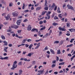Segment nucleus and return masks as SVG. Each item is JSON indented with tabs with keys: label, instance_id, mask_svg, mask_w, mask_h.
<instances>
[{
	"label": "nucleus",
	"instance_id": "nucleus-1",
	"mask_svg": "<svg viewBox=\"0 0 75 75\" xmlns=\"http://www.w3.org/2000/svg\"><path fill=\"white\" fill-rule=\"evenodd\" d=\"M17 61H15L14 62L13 65H12V67L11 68V69L14 70V69L17 68Z\"/></svg>",
	"mask_w": 75,
	"mask_h": 75
},
{
	"label": "nucleus",
	"instance_id": "nucleus-2",
	"mask_svg": "<svg viewBox=\"0 0 75 75\" xmlns=\"http://www.w3.org/2000/svg\"><path fill=\"white\" fill-rule=\"evenodd\" d=\"M67 7H68V8L69 9H71L73 11H74V9L73 8V7L71 5L69 4H68L67 5Z\"/></svg>",
	"mask_w": 75,
	"mask_h": 75
},
{
	"label": "nucleus",
	"instance_id": "nucleus-3",
	"mask_svg": "<svg viewBox=\"0 0 75 75\" xmlns=\"http://www.w3.org/2000/svg\"><path fill=\"white\" fill-rule=\"evenodd\" d=\"M44 71V69H43L42 70H39L38 71V73L37 75H41V74H43Z\"/></svg>",
	"mask_w": 75,
	"mask_h": 75
},
{
	"label": "nucleus",
	"instance_id": "nucleus-4",
	"mask_svg": "<svg viewBox=\"0 0 75 75\" xmlns=\"http://www.w3.org/2000/svg\"><path fill=\"white\" fill-rule=\"evenodd\" d=\"M10 15L8 14L7 15V16H5L4 17L5 18L6 20L7 21L8 20L10 19Z\"/></svg>",
	"mask_w": 75,
	"mask_h": 75
},
{
	"label": "nucleus",
	"instance_id": "nucleus-5",
	"mask_svg": "<svg viewBox=\"0 0 75 75\" xmlns=\"http://www.w3.org/2000/svg\"><path fill=\"white\" fill-rule=\"evenodd\" d=\"M59 30H60V31H66V30L65 29V28H61V27H59Z\"/></svg>",
	"mask_w": 75,
	"mask_h": 75
},
{
	"label": "nucleus",
	"instance_id": "nucleus-6",
	"mask_svg": "<svg viewBox=\"0 0 75 75\" xmlns=\"http://www.w3.org/2000/svg\"><path fill=\"white\" fill-rule=\"evenodd\" d=\"M12 14L13 17H17V16H18V13L16 12L13 13Z\"/></svg>",
	"mask_w": 75,
	"mask_h": 75
},
{
	"label": "nucleus",
	"instance_id": "nucleus-7",
	"mask_svg": "<svg viewBox=\"0 0 75 75\" xmlns=\"http://www.w3.org/2000/svg\"><path fill=\"white\" fill-rule=\"evenodd\" d=\"M27 30H28V31H30V30H31V26L30 25H28Z\"/></svg>",
	"mask_w": 75,
	"mask_h": 75
},
{
	"label": "nucleus",
	"instance_id": "nucleus-8",
	"mask_svg": "<svg viewBox=\"0 0 75 75\" xmlns=\"http://www.w3.org/2000/svg\"><path fill=\"white\" fill-rule=\"evenodd\" d=\"M34 53L33 52H31L29 53L28 55H26L27 57H31V55H33Z\"/></svg>",
	"mask_w": 75,
	"mask_h": 75
},
{
	"label": "nucleus",
	"instance_id": "nucleus-9",
	"mask_svg": "<svg viewBox=\"0 0 75 75\" xmlns=\"http://www.w3.org/2000/svg\"><path fill=\"white\" fill-rule=\"evenodd\" d=\"M69 31L70 32H74L75 31V29L73 28L69 29Z\"/></svg>",
	"mask_w": 75,
	"mask_h": 75
},
{
	"label": "nucleus",
	"instance_id": "nucleus-10",
	"mask_svg": "<svg viewBox=\"0 0 75 75\" xmlns=\"http://www.w3.org/2000/svg\"><path fill=\"white\" fill-rule=\"evenodd\" d=\"M21 23V20L19 19L17 20V25H20Z\"/></svg>",
	"mask_w": 75,
	"mask_h": 75
},
{
	"label": "nucleus",
	"instance_id": "nucleus-11",
	"mask_svg": "<svg viewBox=\"0 0 75 75\" xmlns=\"http://www.w3.org/2000/svg\"><path fill=\"white\" fill-rule=\"evenodd\" d=\"M11 27L12 28H15V29H17L18 27L17 25H13V26H11Z\"/></svg>",
	"mask_w": 75,
	"mask_h": 75
},
{
	"label": "nucleus",
	"instance_id": "nucleus-12",
	"mask_svg": "<svg viewBox=\"0 0 75 75\" xmlns=\"http://www.w3.org/2000/svg\"><path fill=\"white\" fill-rule=\"evenodd\" d=\"M40 46V43H39L37 45V46L35 47V49H38L39 48V47Z\"/></svg>",
	"mask_w": 75,
	"mask_h": 75
},
{
	"label": "nucleus",
	"instance_id": "nucleus-13",
	"mask_svg": "<svg viewBox=\"0 0 75 75\" xmlns=\"http://www.w3.org/2000/svg\"><path fill=\"white\" fill-rule=\"evenodd\" d=\"M19 75H21V74H22V73L23 72V70L21 69L19 70Z\"/></svg>",
	"mask_w": 75,
	"mask_h": 75
},
{
	"label": "nucleus",
	"instance_id": "nucleus-14",
	"mask_svg": "<svg viewBox=\"0 0 75 75\" xmlns=\"http://www.w3.org/2000/svg\"><path fill=\"white\" fill-rule=\"evenodd\" d=\"M61 52V50L60 49H59L57 50V54H60Z\"/></svg>",
	"mask_w": 75,
	"mask_h": 75
},
{
	"label": "nucleus",
	"instance_id": "nucleus-15",
	"mask_svg": "<svg viewBox=\"0 0 75 75\" xmlns=\"http://www.w3.org/2000/svg\"><path fill=\"white\" fill-rule=\"evenodd\" d=\"M48 36V33H46L45 35L44 36H43L42 38H46Z\"/></svg>",
	"mask_w": 75,
	"mask_h": 75
},
{
	"label": "nucleus",
	"instance_id": "nucleus-16",
	"mask_svg": "<svg viewBox=\"0 0 75 75\" xmlns=\"http://www.w3.org/2000/svg\"><path fill=\"white\" fill-rule=\"evenodd\" d=\"M3 42L4 43V45H6V46L7 45V44H8L7 42L6 41H4Z\"/></svg>",
	"mask_w": 75,
	"mask_h": 75
},
{
	"label": "nucleus",
	"instance_id": "nucleus-17",
	"mask_svg": "<svg viewBox=\"0 0 75 75\" xmlns=\"http://www.w3.org/2000/svg\"><path fill=\"white\" fill-rule=\"evenodd\" d=\"M55 4L54 3H53L52 5L51 6V8H53V9H54V7L55 6Z\"/></svg>",
	"mask_w": 75,
	"mask_h": 75
},
{
	"label": "nucleus",
	"instance_id": "nucleus-18",
	"mask_svg": "<svg viewBox=\"0 0 75 75\" xmlns=\"http://www.w3.org/2000/svg\"><path fill=\"white\" fill-rule=\"evenodd\" d=\"M57 13H61V12L60 11V8L59 7H58L57 8Z\"/></svg>",
	"mask_w": 75,
	"mask_h": 75
},
{
	"label": "nucleus",
	"instance_id": "nucleus-19",
	"mask_svg": "<svg viewBox=\"0 0 75 75\" xmlns=\"http://www.w3.org/2000/svg\"><path fill=\"white\" fill-rule=\"evenodd\" d=\"M42 8V7L41 6L38 7L36 8V10H41Z\"/></svg>",
	"mask_w": 75,
	"mask_h": 75
},
{
	"label": "nucleus",
	"instance_id": "nucleus-20",
	"mask_svg": "<svg viewBox=\"0 0 75 75\" xmlns=\"http://www.w3.org/2000/svg\"><path fill=\"white\" fill-rule=\"evenodd\" d=\"M50 51L53 54H55V52H54V51L52 50V49L50 50Z\"/></svg>",
	"mask_w": 75,
	"mask_h": 75
},
{
	"label": "nucleus",
	"instance_id": "nucleus-21",
	"mask_svg": "<svg viewBox=\"0 0 75 75\" xmlns=\"http://www.w3.org/2000/svg\"><path fill=\"white\" fill-rule=\"evenodd\" d=\"M1 38L2 40H5V39H6L5 37L3 35H1Z\"/></svg>",
	"mask_w": 75,
	"mask_h": 75
},
{
	"label": "nucleus",
	"instance_id": "nucleus-22",
	"mask_svg": "<svg viewBox=\"0 0 75 75\" xmlns=\"http://www.w3.org/2000/svg\"><path fill=\"white\" fill-rule=\"evenodd\" d=\"M13 6V3L12 2L10 3L9 4V7H12Z\"/></svg>",
	"mask_w": 75,
	"mask_h": 75
},
{
	"label": "nucleus",
	"instance_id": "nucleus-23",
	"mask_svg": "<svg viewBox=\"0 0 75 75\" xmlns=\"http://www.w3.org/2000/svg\"><path fill=\"white\" fill-rule=\"evenodd\" d=\"M62 15V14H59L58 15V16L59 17V18H62V16H61Z\"/></svg>",
	"mask_w": 75,
	"mask_h": 75
},
{
	"label": "nucleus",
	"instance_id": "nucleus-24",
	"mask_svg": "<svg viewBox=\"0 0 75 75\" xmlns=\"http://www.w3.org/2000/svg\"><path fill=\"white\" fill-rule=\"evenodd\" d=\"M27 39H23L22 42H23V43H25V42L27 41Z\"/></svg>",
	"mask_w": 75,
	"mask_h": 75
},
{
	"label": "nucleus",
	"instance_id": "nucleus-25",
	"mask_svg": "<svg viewBox=\"0 0 75 75\" xmlns=\"http://www.w3.org/2000/svg\"><path fill=\"white\" fill-rule=\"evenodd\" d=\"M33 46V44H31L29 47L28 48L29 49H31L32 47Z\"/></svg>",
	"mask_w": 75,
	"mask_h": 75
},
{
	"label": "nucleus",
	"instance_id": "nucleus-26",
	"mask_svg": "<svg viewBox=\"0 0 75 75\" xmlns=\"http://www.w3.org/2000/svg\"><path fill=\"white\" fill-rule=\"evenodd\" d=\"M24 61H28V62H29V61H30V59H29L28 60L27 59L24 58Z\"/></svg>",
	"mask_w": 75,
	"mask_h": 75
},
{
	"label": "nucleus",
	"instance_id": "nucleus-27",
	"mask_svg": "<svg viewBox=\"0 0 75 75\" xmlns=\"http://www.w3.org/2000/svg\"><path fill=\"white\" fill-rule=\"evenodd\" d=\"M73 45V44H71L70 45H68L67 46V47L68 48V47H71Z\"/></svg>",
	"mask_w": 75,
	"mask_h": 75
},
{
	"label": "nucleus",
	"instance_id": "nucleus-28",
	"mask_svg": "<svg viewBox=\"0 0 75 75\" xmlns=\"http://www.w3.org/2000/svg\"><path fill=\"white\" fill-rule=\"evenodd\" d=\"M54 44H59V41H56L54 42Z\"/></svg>",
	"mask_w": 75,
	"mask_h": 75
},
{
	"label": "nucleus",
	"instance_id": "nucleus-29",
	"mask_svg": "<svg viewBox=\"0 0 75 75\" xmlns=\"http://www.w3.org/2000/svg\"><path fill=\"white\" fill-rule=\"evenodd\" d=\"M75 57V54H74V56H73L72 57H71V61H72V59L74 58Z\"/></svg>",
	"mask_w": 75,
	"mask_h": 75
},
{
	"label": "nucleus",
	"instance_id": "nucleus-30",
	"mask_svg": "<svg viewBox=\"0 0 75 75\" xmlns=\"http://www.w3.org/2000/svg\"><path fill=\"white\" fill-rule=\"evenodd\" d=\"M45 13H47V11H45L44 12L43 11L42 12V16H44L45 14Z\"/></svg>",
	"mask_w": 75,
	"mask_h": 75
},
{
	"label": "nucleus",
	"instance_id": "nucleus-31",
	"mask_svg": "<svg viewBox=\"0 0 75 75\" xmlns=\"http://www.w3.org/2000/svg\"><path fill=\"white\" fill-rule=\"evenodd\" d=\"M45 27H44L41 28V29L40 30V31H42V30H45Z\"/></svg>",
	"mask_w": 75,
	"mask_h": 75
},
{
	"label": "nucleus",
	"instance_id": "nucleus-32",
	"mask_svg": "<svg viewBox=\"0 0 75 75\" xmlns=\"http://www.w3.org/2000/svg\"><path fill=\"white\" fill-rule=\"evenodd\" d=\"M52 24V25H54V26L57 25H58V23L55 22L53 23Z\"/></svg>",
	"mask_w": 75,
	"mask_h": 75
},
{
	"label": "nucleus",
	"instance_id": "nucleus-33",
	"mask_svg": "<svg viewBox=\"0 0 75 75\" xmlns=\"http://www.w3.org/2000/svg\"><path fill=\"white\" fill-rule=\"evenodd\" d=\"M64 64H65V62H62L59 63V65H64Z\"/></svg>",
	"mask_w": 75,
	"mask_h": 75
},
{
	"label": "nucleus",
	"instance_id": "nucleus-34",
	"mask_svg": "<svg viewBox=\"0 0 75 75\" xmlns=\"http://www.w3.org/2000/svg\"><path fill=\"white\" fill-rule=\"evenodd\" d=\"M32 64L33 65H34L35 64V61H33L32 62Z\"/></svg>",
	"mask_w": 75,
	"mask_h": 75
},
{
	"label": "nucleus",
	"instance_id": "nucleus-35",
	"mask_svg": "<svg viewBox=\"0 0 75 75\" xmlns=\"http://www.w3.org/2000/svg\"><path fill=\"white\" fill-rule=\"evenodd\" d=\"M67 27H70V23H67Z\"/></svg>",
	"mask_w": 75,
	"mask_h": 75
},
{
	"label": "nucleus",
	"instance_id": "nucleus-36",
	"mask_svg": "<svg viewBox=\"0 0 75 75\" xmlns=\"http://www.w3.org/2000/svg\"><path fill=\"white\" fill-rule=\"evenodd\" d=\"M74 38H73L71 39L70 41V42H71V43H72V42H73V41H74Z\"/></svg>",
	"mask_w": 75,
	"mask_h": 75
},
{
	"label": "nucleus",
	"instance_id": "nucleus-37",
	"mask_svg": "<svg viewBox=\"0 0 75 75\" xmlns=\"http://www.w3.org/2000/svg\"><path fill=\"white\" fill-rule=\"evenodd\" d=\"M57 5H56L54 7V11H56V10H57Z\"/></svg>",
	"mask_w": 75,
	"mask_h": 75
},
{
	"label": "nucleus",
	"instance_id": "nucleus-38",
	"mask_svg": "<svg viewBox=\"0 0 75 75\" xmlns=\"http://www.w3.org/2000/svg\"><path fill=\"white\" fill-rule=\"evenodd\" d=\"M32 41L31 39H27V42H31V41Z\"/></svg>",
	"mask_w": 75,
	"mask_h": 75
},
{
	"label": "nucleus",
	"instance_id": "nucleus-39",
	"mask_svg": "<svg viewBox=\"0 0 75 75\" xmlns=\"http://www.w3.org/2000/svg\"><path fill=\"white\" fill-rule=\"evenodd\" d=\"M55 66H56V65L55 64H52V67L53 68H54V67H55Z\"/></svg>",
	"mask_w": 75,
	"mask_h": 75
},
{
	"label": "nucleus",
	"instance_id": "nucleus-40",
	"mask_svg": "<svg viewBox=\"0 0 75 75\" xmlns=\"http://www.w3.org/2000/svg\"><path fill=\"white\" fill-rule=\"evenodd\" d=\"M23 18V16H18V19H19L20 18Z\"/></svg>",
	"mask_w": 75,
	"mask_h": 75
},
{
	"label": "nucleus",
	"instance_id": "nucleus-41",
	"mask_svg": "<svg viewBox=\"0 0 75 75\" xmlns=\"http://www.w3.org/2000/svg\"><path fill=\"white\" fill-rule=\"evenodd\" d=\"M24 8H25V4H24V3L23 4V6L22 7V9L23 10H24Z\"/></svg>",
	"mask_w": 75,
	"mask_h": 75
},
{
	"label": "nucleus",
	"instance_id": "nucleus-42",
	"mask_svg": "<svg viewBox=\"0 0 75 75\" xmlns=\"http://www.w3.org/2000/svg\"><path fill=\"white\" fill-rule=\"evenodd\" d=\"M63 44V41H61L59 43L60 45H62Z\"/></svg>",
	"mask_w": 75,
	"mask_h": 75
},
{
	"label": "nucleus",
	"instance_id": "nucleus-43",
	"mask_svg": "<svg viewBox=\"0 0 75 75\" xmlns=\"http://www.w3.org/2000/svg\"><path fill=\"white\" fill-rule=\"evenodd\" d=\"M48 74V71L47 70L46 72L45 73L44 75H47Z\"/></svg>",
	"mask_w": 75,
	"mask_h": 75
},
{
	"label": "nucleus",
	"instance_id": "nucleus-44",
	"mask_svg": "<svg viewBox=\"0 0 75 75\" xmlns=\"http://www.w3.org/2000/svg\"><path fill=\"white\" fill-rule=\"evenodd\" d=\"M8 57H4V59H8Z\"/></svg>",
	"mask_w": 75,
	"mask_h": 75
},
{
	"label": "nucleus",
	"instance_id": "nucleus-45",
	"mask_svg": "<svg viewBox=\"0 0 75 75\" xmlns=\"http://www.w3.org/2000/svg\"><path fill=\"white\" fill-rule=\"evenodd\" d=\"M36 29L35 28H33L31 30V31L33 32H33H35V31Z\"/></svg>",
	"mask_w": 75,
	"mask_h": 75
},
{
	"label": "nucleus",
	"instance_id": "nucleus-46",
	"mask_svg": "<svg viewBox=\"0 0 75 75\" xmlns=\"http://www.w3.org/2000/svg\"><path fill=\"white\" fill-rule=\"evenodd\" d=\"M44 9L45 10H48V7H46L44 8Z\"/></svg>",
	"mask_w": 75,
	"mask_h": 75
},
{
	"label": "nucleus",
	"instance_id": "nucleus-47",
	"mask_svg": "<svg viewBox=\"0 0 75 75\" xmlns=\"http://www.w3.org/2000/svg\"><path fill=\"white\" fill-rule=\"evenodd\" d=\"M25 47H26V48H28V47H29V45H28V44H25Z\"/></svg>",
	"mask_w": 75,
	"mask_h": 75
},
{
	"label": "nucleus",
	"instance_id": "nucleus-48",
	"mask_svg": "<svg viewBox=\"0 0 75 75\" xmlns=\"http://www.w3.org/2000/svg\"><path fill=\"white\" fill-rule=\"evenodd\" d=\"M54 20H58V18L56 16H55L54 17Z\"/></svg>",
	"mask_w": 75,
	"mask_h": 75
},
{
	"label": "nucleus",
	"instance_id": "nucleus-49",
	"mask_svg": "<svg viewBox=\"0 0 75 75\" xmlns=\"http://www.w3.org/2000/svg\"><path fill=\"white\" fill-rule=\"evenodd\" d=\"M65 6H66V4H63V8H64L65 7Z\"/></svg>",
	"mask_w": 75,
	"mask_h": 75
},
{
	"label": "nucleus",
	"instance_id": "nucleus-50",
	"mask_svg": "<svg viewBox=\"0 0 75 75\" xmlns=\"http://www.w3.org/2000/svg\"><path fill=\"white\" fill-rule=\"evenodd\" d=\"M21 30H18V34L21 33Z\"/></svg>",
	"mask_w": 75,
	"mask_h": 75
},
{
	"label": "nucleus",
	"instance_id": "nucleus-51",
	"mask_svg": "<svg viewBox=\"0 0 75 75\" xmlns=\"http://www.w3.org/2000/svg\"><path fill=\"white\" fill-rule=\"evenodd\" d=\"M32 66H33V65H31L29 66H28L27 67V68L28 69L29 68H31L32 67Z\"/></svg>",
	"mask_w": 75,
	"mask_h": 75
},
{
	"label": "nucleus",
	"instance_id": "nucleus-52",
	"mask_svg": "<svg viewBox=\"0 0 75 75\" xmlns=\"http://www.w3.org/2000/svg\"><path fill=\"white\" fill-rule=\"evenodd\" d=\"M11 31V29L10 28H9V30H7L8 32H10Z\"/></svg>",
	"mask_w": 75,
	"mask_h": 75
},
{
	"label": "nucleus",
	"instance_id": "nucleus-53",
	"mask_svg": "<svg viewBox=\"0 0 75 75\" xmlns=\"http://www.w3.org/2000/svg\"><path fill=\"white\" fill-rule=\"evenodd\" d=\"M45 50H48V47L46 46L45 47Z\"/></svg>",
	"mask_w": 75,
	"mask_h": 75
},
{
	"label": "nucleus",
	"instance_id": "nucleus-54",
	"mask_svg": "<svg viewBox=\"0 0 75 75\" xmlns=\"http://www.w3.org/2000/svg\"><path fill=\"white\" fill-rule=\"evenodd\" d=\"M27 21H28V20L27 19H25L23 21V22H27Z\"/></svg>",
	"mask_w": 75,
	"mask_h": 75
},
{
	"label": "nucleus",
	"instance_id": "nucleus-55",
	"mask_svg": "<svg viewBox=\"0 0 75 75\" xmlns=\"http://www.w3.org/2000/svg\"><path fill=\"white\" fill-rule=\"evenodd\" d=\"M29 11V10H25V11H24L25 13H28V12Z\"/></svg>",
	"mask_w": 75,
	"mask_h": 75
},
{
	"label": "nucleus",
	"instance_id": "nucleus-56",
	"mask_svg": "<svg viewBox=\"0 0 75 75\" xmlns=\"http://www.w3.org/2000/svg\"><path fill=\"white\" fill-rule=\"evenodd\" d=\"M56 62V60H55L52 62V64H55Z\"/></svg>",
	"mask_w": 75,
	"mask_h": 75
},
{
	"label": "nucleus",
	"instance_id": "nucleus-57",
	"mask_svg": "<svg viewBox=\"0 0 75 75\" xmlns=\"http://www.w3.org/2000/svg\"><path fill=\"white\" fill-rule=\"evenodd\" d=\"M21 64H22V62H20L18 63V65H21Z\"/></svg>",
	"mask_w": 75,
	"mask_h": 75
},
{
	"label": "nucleus",
	"instance_id": "nucleus-58",
	"mask_svg": "<svg viewBox=\"0 0 75 75\" xmlns=\"http://www.w3.org/2000/svg\"><path fill=\"white\" fill-rule=\"evenodd\" d=\"M43 23V21H40L39 22V24H42Z\"/></svg>",
	"mask_w": 75,
	"mask_h": 75
},
{
	"label": "nucleus",
	"instance_id": "nucleus-59",
	"mask_svg": "<svg viewBox=\"0 0 75 75\" xmlns=\"http://www.w3.org/2000/svg\"><path fill=\"white\" fill-rule=\"evenodd\" d=\"M54 74L55 75H57V74H58V72L55 71L54 72Z\"/></svg>",
	"mask_w": 75,
	"mask_h": 75
},
{
	"label": "nucleus",
	"instance_id": "nucleus-60",
	"mask_svg": "<svg viewBox=\"0 0 75 75\" xmlns=\"http://www.w3.org/2000/svg\"><path fill=\"white\" fill-rule=\"evenodd\" d=\"M67 55L68 56H69H69L70 57H72V55L71 54H68Z\"/></svg>",
	"mask_w": 75,
	"mask_h": 75
},
{
	"label": "nucleus",
	"instance_id": "nucleus-61",
	"mask_svg": "<svg viewBox=\"0 0 75 75\" xmlns=\"http://www.w3.org/2000/svg\"><path fill=\"white\" fill-rule=\"evenodd\" d=\"M67 13H65L63 16H65V17H66V16H67Z\"/></svg>",
	"mask_w": 75,
	"mask_h": 75
},
{
	"label": "nucleus",
	"instance_id": "nucleus-62",
	"mask_svg": "<svg viewBox=\"0 0 75 75\" xmlns=\"http://www.w3.org/2000/svg\"><path fill=\"white\" fill-rule=\"evenodd\" d=\"M64 61V60L63 59H60V60H59V61L60 62H62Z\"/></svg>",
	"mask_w": 75,
	"mask_h": 75
},
{
	"label": "nucleus",
	"instance_id": "nucleus-63",
	"mask_svg": "<svg viewBox=\"0 0 75 75\" xmlns=\"http://www.w3.org/2000/svg\"><path fill=\"white\" fill-rule=\"evenodd\" d=\"M66 35L67 36H69L70 35V33H67L66 34Z\"/></svg>",
	"mask_w": 75,
	"mask_h": 75
},
{
	"label": "nucleus",
	"instance_id": "nucleus-64",
	"mask_svg": "<svg viewBox=\"0 0 75 75\" xmlns=\"http://www.w3.org/2000/svg\"><path fill=\"white\" fill-rule=\"evenodd\" d=\"M2 3H3L4 4H6V3L4 1H2Z\"/></svg>",
	"mask_w": 75,
	"mask_h": 75
}]
</instances>
